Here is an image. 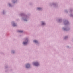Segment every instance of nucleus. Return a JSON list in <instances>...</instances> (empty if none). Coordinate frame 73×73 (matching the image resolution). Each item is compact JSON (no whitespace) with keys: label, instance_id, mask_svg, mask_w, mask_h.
<instances>
[{"label":"nucleus","instance_id":"7ed1b4c3","mask_svg":"<svg viewBox=\"0 0 73 73\" xmlns=\"http://www.w3.org/2000/svg\"><path fill=\"white\" fill-rule=\"evenodd\" d=\"M30 66V65L28 64H27L26 65V68H29Z\"/></svg>","mask_w":73,"mask_h":73},{"label":"nucleus","instance_id":"423d86ee","mask_svg":"<svg viewBox=\"0 0 73 73\" xmlns=\"http://www.w3.org/2000/svg\"><path fill=\"white\" fill-rule=\"evenodd\" d=\"M45 25V23L44 22H42V25Z\"/></svg>","mask_w":73,"mask_h":73},{"label":"nucleus","instance_id":"f03ea898","mask_svg":"<svg viewBox=\"0 0 73 73\" xmlns=\"http://www.w3.org/2000/svg\"><path fill=\"white\" fill-rule=\"evenodd\" d=\"M27 42H24L23 44L24 45H27V43H28V40H27Z\"/></svg>","mask_w":73,"mask_h":73},{"label":"nucleus","instance_id":"6e6552de","mask_svg":"<svg viewBox=\"0 0 73 73\" xmlns=\"http://www.w3.org/2000/svg\"><path fill=\"white\" fill-rule=\"evenodd\" d=\"M13 26H16V25L14 23L13 24Z\"/></svg>","mask_w":73,"mask_h":73},{"label":"nucleus","instance_id":"f257e3e1","mask_svg":"<svg viewBox=\"0 0 73 73\" xmlns=\"http://www.w3.org/2000/svg\"><path fill=\"white\" fill-rule=\"evenodd\" d=\"M34 65H35V66H38V63L37 62H36L34 63Z\"/></svg>","mask_w":73,"mask_h":73},{"label":"nucleus","instance_id":"0eeeda50","mask_svg":"<svg viewBox=\"0 0 73 73\" xmlns=\"http://www.w3.org/2000/svg\"><path fill=\"white\" fill-rule=\"evenodd\" d=\"M37 9L39 10H40L41 9V8H38Z\"/></svg>","mask_w":73,"mask_h":73},{"label":"nucleus","instance_id":"39448f33","mask_svg":"<svg viewBox=\"0 0 73 73\" xmlns=\"http://www.w3.org/2000/svg\"><path fill=\"white\" fill-rule=\"evenodd\" d=\"M18 32H23V31H18Z\"/></svg>","mask_w":73,"mask_h":73},{"label":"nucleus","instance_id":"20e7f679","mask_svg":"<svg viewBox=\"0 0 73 73\" xmlns=\"http://www.w3.org/2000/svg\"><path fill=\"white\" fill-rule=\"evenodd\" d=\"M34 42H35V43H37V41L36 40H34Z\"/></svg>","mask_w":73,"mask_h":73}]
</instances>
